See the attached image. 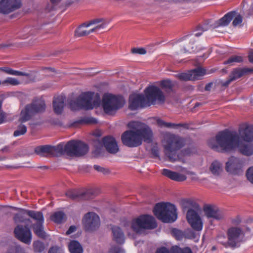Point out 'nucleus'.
<instances>
[{"label": "nucleus", "instance_id": "f257e3e1", "mask_svg": "<svg viewBox=\"0 0 253 253\" xmlns=\"http://www.w3.org/2000/svg\"><path fill=\"white\" fill-rule=\"evenodd\" d=\"M208 145L218 152H229L238 147L244 155L249 156L253 154V147L251 145L240 142L237 133L228 129L219 131L214 138L210 139Z\"/></svg>", "mask_w": 253, "mask_h": 253}, {"label": "nucleus", "instance_id": "f03ea898", "mask_svg": "<svg viewBox=\"0 0 253 253\" xmlns=\"http://www.w3.org/2000/svg\"><path fill=\"white\" fill-rule=\"evenodd\" d=\"M131 130L123 133L121 140L123 144L128 147H137L141 145L144 141L150 143L153 135L151 128L144 123L138 121H131L127 124Z\"/></svg>", "mask_w": 253, "mask_h": 253}, {"label": "nucleus", "instance_id": "7ed1b4c3", "mask_svg": "<svg viewBox=\"0 0 253 253\" xmlns=\"http://www.w3.org/2000/svg\"><path fill=\"white\" fill-rule=\"evenodd\" d=\"M185 141L182 137L174 134H170L164 145V153L169 162L180 161L182 155H189L192 153L189 148L185 149L179 153V150L184 146Z\"/></svg>", "mask_w": 253, "mask_h": 253}, {"label": "nucleus", "instance_id": "20e7f679", "mask_svg": "<svg viewBox=\"0 0 253 253\" xmlns=\"http://www.w3.org/2000/svg\"><path fill=\"white\" fill-rule=\"evenodd\" d=\"M58 154H66L70 157H81L85 155L88 151L87 144L80 140H71L65 145L60 143L57 145Z\"/></svg>", "mask_w": 253, "mask_h": 253}, {"label": "nucleus", "instance_id": "39448f33", "mask_svg": "<svg viewBox=\"0 0 253 253\" xmlns=\"http://www.w3.org/2000/svg\"><path fill=\"white\" fill-rule=\"evenodd\" d=\"M154 214L164 223H172L177 218L176 208L169 203H159L156 204L153 210Z\"/></svg>", "mask_w": 253, "mask_h": 253}, {"label": "nucleus", "instance_id": "423d86ee", "mask_svg": "<svg viewBox=\"0 0 253 253\" xmlns=\"http://www.w3.org/2000/svg\"><path fill=\"white\" fill-rule=\"evenodd\" d=\"M45 106L44 100L39 99L33 100L32 103L26 105L21 110L18 121L23 123L29 121L35 114L44 112Z\"/></svg>", "mask_w": 253, "mask_h": 253}, {"label": "nucleus", "instance_id": "0eeeda50", "mask_svg": "<svg viewBox=\"0 0 253 253\" xmlns=\"http://www.w3.org/2000/svg\"><path fill=\"white\" fill-rule=\"evenodd\" d=\"M125 102L122 95L107 93L102 97V105L105 113L110 114L123 108Z\"/></svg>", "mask_w": 253, "mask_h": 253}, {"label": "nucleus", "instance_id": "6e6552de", "mask_svg": "<svg viewBox=\"0 0 253 253\" xmlns=\"http://www.w3.org/2000/svg\"><path fill=\"white\" fill-rule=\"evenodd\" d=\"M157 226L155 218L151 215L144 214L132 221L131 228L136 233L141 229H153Z\"/></svg>", "mask_w": 253, "mask_h": 253}, {"label": "nucleus", "instance_id": "1a4fd4ad", "mask_svg": "<svg viewBox=\"0 0 253 253\" xmlns=\"http://www.w3.org/2000/svg\"><path fill=\"white\" fill-rule=\"evenodd\" d=\"M94 95L93 92H85L82 93L78 97L82 109L90 110L99 106L100 103L99 96L96 94L95 97L93 99Z\"/></svg>", "mask_w": 253, "mask_h": 253}, {"label": "nucleus", "instance_id": "9d476101", "mask_svg": "<svg viewBox=\"0 0 253 253\" xmlns=\"http://www.w3.org/2000/svg\"><path fill=\"white\" fill-rule=\"evenodd\" d=\"M145 98L149 106L151 104H155L156 101L160 103H164L165 96L162 90L157 86L150 85L144 90Z\"/></svg>", "mask_w": 253, "mask_h": 253}, {"label": "nucleus", "instance_id": "9b49d317", "mask_svg": "<svg viewBox=\"0 0 253 253\" xmlns=\"http://www.w3.org/2000/svg\"><path fill=\"white\" fill-rule=\"evenodd\" d=\"M228 244L232 248L240 246V243L243 241L244 233L240 228L232 227L227 231Z\"/></svg>", "mask_w": 253, "mask_h": 253}, {"label": "nucleus", "instance_id": "f8f14e48", "mask_svg": "<svg viewBox=\"0 0 253 253\" xmlns=\"http://www.w3.org/2000/svg\"><path fill=\"white\" fill-rule=\"evenodd\" d=\"M104 20L102 18L95 19L91 20L88 23H84L77 30H76L75 36L78 37H81L89 35L90 33L95 32L96 30L103 29L105 27L106 24L104 22L96 26L95 27L87 31L84 29V27H88L91 25L97 24L104 22Z\"/></svg>", "mask_w": 253, "mask_h": 253}, {"label": "nucleus", "instance_id": "ddd939ff", "mask_svg": "<svg viewBox=\"0 0 253 253\" xmlns=\"http://www.w3.org/2000/svg\"><path fill=\"white\" fill-rule=\"evenodd\" d=\"M22 5L21 0H0V13L8 14L20 8Z\"/></svg>", "mask_w": 253, "mask_h": 253}, {"label": "nucleus", "instance_id": "4468645a", "mask_svg": "<svg viewBox=\"0 0 253 253\" xmlns=\"http://www.w3.org/2000/svg\"><path fill=\"white\" fill-rule=\"evenodd\" d=\"M83 221L85 230L88 231L96 229L99 227L100 223L99 216L93 212H89L86 213Z\"/></svg>", "mask_w": 253, "mask_h": 253}, {"label": "nucleus", "instance_id": "2eb2a0df", "mask_svg": "<svg viewBox=\"0 0 253 253\" xmlns=\"http://www.w3.org/2000/svg\"><path fill=\"white\" fill-rule=\"evenodd\" d=\"M15 237L21 242L29 245L32 241V233L28 226L18 225L14 229Z\"/></svg>", "mask_w": 253, "mask_h": 253}, {"label": "nucleus", "instance_id": "dca6fc26", "mask_svg": "<svg viewBox=\"0 0 253 253\" xmlns=\"http://www.w3.org/2000/svg\"><path fill=\"white\" fill-rule=\"evenodd\" d=\"M243 161L235 157H231L226 163V171L234 175L241 174L243 172Z\"/></svg>", "mask_w": 253, "mask_h": 253}, {"label": "nucleus", "instance_id": "f3484780", "mask_svg": "<svg viewBox=\"0 0 253 253\" xmlns=\"http://www.w3.org/2000/svg\"><path fill=\"white\" fill-rule=\"evenodd\" d=\"M186 218L188 223L192 229L197 231H200L203 229V222L198 213L193 209L188 210Z\"/></svg>", "mask_w": 253, "mask_h": 253}, {"label": "nucleus", "instance_id": "a211bd4d", "mask_svg": "<svg viewBox=\"0 0 253 253\" xmlns=\"http://www.w3.org/2000/svg\"><path fill=\"white\" fill-rule=\"evenodd\" d=\"M206 74V70L202 68H197L186 73H181L177 75L178 79L181 81H196Z\"/></svg>", "mask_w": 253, "mask_h": 253}, {"label": "nucleus", "instance_id": "6ab92c4d", "mask_svg": "<svg viewBox=\"0 0 253 253\" xmlns=\"http://www.w3.org/2000/svg\"><path fill=\"white\" fill-rule=\"evenodd\" d=\"M128 107L131 110H136L139 108H144L148 106L146 99L143 94H133L129 97Z\"/></svg>", "mask_w": 253, "mask_h": 253}, {"label": "nucleus", "instance_id": "aec40b11", "mask_svg": "<svg viewBox=\"0 0 253 253\" xmlns=\"http://www.w3.org/2000/svg\"><path fill=\"white\" fill-rule=\"evenodd\" d=\"M253 71V69L250 68H236L232 71L229 78L226 81L221 83V85L224 87L228 86L232 82L242 77L245 74Z\"/></svg>", "mask_w": 253, "mask_h": 253}, {"label": "nucleus", "instance_id": "412c9836", "mask_svg": "<svg viewBox=\"0 0 253 253\" xmlns=\"http://www.w3.org/2000/svg\"><path fill=\"white\" fill-rule=\"evenodd\" d=\"M100 145L102 144L107 152L111 154H116L119 151V147L115 139L110 136H107L103 138L102 142L98 140Z\"/></svg>", "mask_w": 253, "mask_h": 253}, {"label": "nucleus", "instance_id": "4be33fe9", "mask_svg": "<svg viewBox=\"0 0 253 253\" xmlns=\"http://www.w3.org/2000/svg\"><path fill=\"white\" fill-rule=\"evenodd\" d=\"M183 41H185L184 43L185 45L184 46L183 49H181L180 51L181 52H196L201 49V47L196 44V41L192 35L186 36L183 38Z\"/></svg>", "mask_w": 253, "mask_h": 253}, {"label": "nucleus", "instance_id": "5701e85b", "mask_svg": "<svg viewBox=\"0 0 253 253\" xmlns=\"http://www.w3.org/2000/svg\"><path fill=\"white\" fill-rule=\"evenodd\" d=\"M204 211L208 218H212L216 220H220L224 218V212L218 208L211 205H207L204 207Z\"/></svg>", "mask_w": 253, "mask_h": 253}, {"label": "nucleus", "instance_id": "b1692460", "mask_svg": "<svg viewBox=\"0 0 253 253\" xmlns=\"http://www.w3.org/2000/svg\"><path fill=\"white\" fill-rule=\"evenodd\" d=\"M35 152L41 156H55L58 154L57 145L51 146L50 145H42L35 148Z\"/></svg>", "mask_w": 253, "mask_h": 253}, {"label": "nucleus", "instance_id": "393cba45", "mask_svg": "<svg viewBox=\"0 0 253 253\" xmlns=\"http://www.w3.org/2000/svg\"><path fill=\"white\" fill-rule=\"evenodd\" d=\"M239 138H241L246 142L253 141V126L252 125H246L241 126L239 129Z\"/></svg>", "mask_w": 253, "mask_h": 253}, {"label": "nucleus", "instance_id": "a878e982", "mask_svg": "<svg viewBox=\"0 0 253 253\" xmlns=\"http://www.w3.org/2000/svg\"><path fill=\"white\" fill-rule=\"evenodd\" d=\"M156 253H193L189 247L180 248L178 246H173L170 250L165 247H161L157 249Z\"/></svg>", "mask_w": 253, "mask_h": 253}, {"label": "nucleus", "instance_id": "bb28decb", "mask_svg": "<svg viewBox=\"0 0 253 253\" xmlns=\"http://www.w3.org/2000/svg\"><path fill=\"white\" fill-rule=\"evenodd\" d=\"M162 174L171 180L178 182L184 181L187 178L186 176L183 174L173 171L166 169H164L162 170Z\"/></svg>", "mask_w": 253, "mask_h": 253}, {"label": "nucleus", "instance_id": "cd10ccee", "mask_svg": "<svg viewBox=\"0 0 253 253\" xmlns=\"http://www.w3.org/2000/svg\"><path fill=\"white\" fill-rule=\"evenodd\" d=\"M235 16V11L228 12L221 18L216 21L214 23V27H225L228 25L231 21Z\"/></svg>", "mask_w": 253, "mask_h": 253}, {"label": "nucleus", "instance_id": "c85d7f7f", "mask_svg": "<svg viewBox=\"0 0 253 253\" xmlns=\"http://www.w3.org/2000/svg\"><path fill=\"white\" fill-rule=\"evenodd\" d=\"M54 112L57 115L62 113L64 107V99L62 96L54 97L53 100Z\"/></svg>", "mask_w": 253, "mask_h": 253}, {"label": "nucleus", "instance_id": "c756f323", "mask_svg": "<svg viewBox=\"0 0 253 253\" xmlns=\"http://www.w3.org/2000/svg\"><path fill=\"white\" fill-rule=\"evenodd\" d=\"M113 234V240L119 244H123L125 242V235L122 230L118 226H114L112 227Z\"/></svg>", "mask_w": 253, "mask_h": 253}, {"label": "nucleus", "instance_id": "7c9ffc66", "mask_svg": "<svg viewBox=\"0 0 253 253\" xmlns=\"http://www.w3.org/2000/svg\"><path fill=\"white\" fill-rule=\"evenodd\" d=\"M70 253H83V249L81 244L77 241L72 240L68 245Z\"/></svg>", "mask_w": 253, "mask_h": 253}, {"label": "nucleus", "instance_id": "2f4dec72", "mask_svg": "<svg viewBox=\"0 0 253 253\" xmlns=\"http://www.w3.org/2000/svg\"><path fill=\"white\" fill-rule=\"evenodd\" d=\"M158 125L160 126H164L168 128H177L178 127H183L187 128L188 125L187 124H174L171 123H167L161 119H158L157 121Z\"/></svg>", "mask_w": 253, "mask_h": 253}, {"label": "nucleus", "instance_id": "473e14b6", "mask_svg": "<svg viewBox=\"0 0 253 253\" xmlns=\"http://www.w3.org/2000/svg\"><path fill=\"white\" fill-rule=\"evenodd\" d=\"M24 211L28 216L37 220V223L44 222V218L42 212L32 210H24Z\"/></svg>", "mask_w": 253, "mask_h": 253}, {"label": "nucleus", "instance_id": "72a5a7b5", "mask_svg": "<svg viewBox=\"0 0 253 253\" xmlns=\"http://www.w3.org/2000/svg\"><path fill=\"white\" fill-rule=\"evenodd\" d=\"M0 71L3 72L8 75H14L16 76H28V73L14 70L9 67H0Z\"/></svg>", "mask_w": 253, "mask_h": 253}, {"label": "nucleus", "instance_id": "f704fd0d", "mask_svg": "<svg viewBox=\"0 0 253 253\" xmlns=\"http://www.w3.org/2000/svg\"><path fill=\"white\" fill-rule=\"evenodd\" d=\"M66 218V215L63 211L54 212L50 216V219L54 222L60 224L63 223Z\"/></svg>", "mask_w": 253, "mask_h": 253}, {"label": "nucleus", "instance_id": "c9c22d12", "mask_svg": "<svg viewBox=\"0 0 253 253\" xmlns=\"http://www.w3.org/2000/svg\"><path fill=\"white\" fill-rule=\"evenodd\" d=\"M43 222L36 223L33 226L34 233L40 238L44 239L46 237L45 232L43 230Z\"/></svg>", "mask_w": 253, "mask_h": 253}, {"label": "nucleus", "instance_id": "e433bc0d", "mask_svg": "<svg viewBox=\"0 0 253 253\" xmlns=\"http://www.w3.org/2000/svg\"><path fill=\"white\" fill-rule=\"evenodd\" d=\"M210 170L213 174L219 175L223 170L221 164L217 161H213L210 166Z\"/></svg>", "mask_w": 253, "mask_h": 253}, {"label": "nucleus", "instance_id": "4c0bfd02", "mask_svg": "<svg viewBox=\"0 0 253 253\" xmlns=\"http://www.w3.org/2000/svg\"><path fill=\"white\" fill-rule=\"evenodd\" d=\"M25 210H21L22 212L15 213L13 217V220L15 223H25L30 221L29 219L25 217L24 214H26L24 211Z\"/></svg>", "mask_w": 253, "mask_h": 253}, {"label": "nucleus", "instance_id": "58836bf2", "mask_svg": "<svg viewBox=\"0 0 253 253\" xmlns=\"http://www.w3.org/2000/svg\"><path fill=\"white\" fill-rule=\"evenodd\" d=\"M98 191L96 189H90L84 192H82V199L88 200L94 198L98 194Z\"/></svg>", "mask_w": 253, "mask_h": 253}, {"label": "nucleus", "instance_id": "ea45409f", "mask_svg": "<svg viewBox=\"0 0 253 253\" xmlns=\"http://www.w3.org/2000/svg\"><path fill=\"white\" fill-rule=\"evenodd\" d=\"M243 61V57L238 55H232L230 56L227 60L224 61L223 64L225 65H229L230 66L233 65L235 63H241Z\"/></svg>", "mask_w": 253, "mask_h": 253}, {"label": "nucleus", "instance_id": "a19ab883", "mask_svg": "<svg viewBox=\"0 0 253 253\" xmlns=\"http://www.w3.org/2000/svg\"><path fill=\"white\" fill-rule=\"evenodd\" d=\"M66 196L74 200H81L82 199V192L76 190H69L66 192Z\"/></svg>", "mask_w": 253, "mask_h": 253}, {"label": "nucleus", "instance_id": "79ce46f5", "mask_svg": "<svg viewBox=\"0 0 253 253\" xmlns=\"http://www.w3.org/2000/svg\"><path fill=\"white\" fill-rule=\"evenodd\" d=\"M20 84V81L14 78L7 77L2 81V85L3 86H16Z\"/></svg>", "mask_w": 253, "mask_h": 253}, {"label": "nucleus", "instance_id": "37998d69", "mask_svg": "<svg viewBox=\"0 0 253 253\" xmlns=\"http://www.w3.org/2000/svg\"><path fill=\"white\" fill-rule=\"evenodd\" d=\"M33 249L36 253H42L45 249L44 243L40 241H36L33 243Z\"/></svg>", "mask_w": 253, "mask_h": 253}, {"label": "nucleus", "instance_id": "c03bdc74", "mask_svg": "<svg viewBox=\"0 0 253 253\" xmlns=\"http://www.w3.org/2000/svg\"><path fill=\"white\" fill-rule=\"evenodd\" d=\"M210 26L208 24H203L198 25L196 30V33L194 34V36L199 37L204 31H206L209 29Z\"/></svg>", "mask_w": 253, "mask_h": 253}, {"label": "nucleus", "instance_id": "a18cd8bd", "mask_svg": "<svg viewBox=\"0 0 253 253\" xmlns=\"http://www.w3.org/2000/svg\"><path fill=\"white\" fill-rule=\"evenodd\" d=\"M160 86L165 90H171L172 89L173 85L169 80H164L160 82Z\"/></svg>", "mask_w": 253, "mask_h": 253}, {"label": "nucleus", "instance_id": "49530a36", "mask_svg": "<svg viewBox=\"0 0 253 253\" xmlns=\"http://www.w3.org/2000/svg\"><path fill=\"white\" fill-rule=\"evenodd\" d=\"M27 132V127L22 124H20L17 127V129L14 131L13 135L17 137L22 135H24Z\"/></svg>", "mask_w": 253, "mask_h": 253}, {"label": "nucleus", "instance_id": "de8ad7c7", "mask_svg": "<svg viewBox=\"0 0 253 253\" xmlns=\"http://www.w3.org/2000/svg\"><path fill=\"white\" fill-rule=\"evenodd\" d=\"M233 19L232 25L234 27L239 26L243 22L242 16L240 14L237 13L236 11L235 16Z\"/></svg>", "mask_w": 253, "mask_h": 253}, {"label": "nucleus", "instance_id": "09e8293b", "mask_svg": "<svg viewBox=\"0 0 253 253\" xmlns=\"http://www.w3.org/2000/svg\"><path fill=\"white\" fill-rule=\"evenodd\" d=\"M70 109L73 111L82 109L78 98L76 100L71 101L69 104Z\"/></svg>", "mask_w": 253, "mask_h": 253}, {"label": "nucleus", "instance_id": "8fccbe9b", "mask_svg": "<svg viewBox=\"0 0 253 253\" xmlns=\"http://www.w3.org/2000/svg\"><path fill=\"white\" fill-rule=\"evenodd\" d=\"M171 234L177 240H180L183 237L182 232L176 228H173L171 230Z\"/></svg>", "mask_w": 253, "mask_h": 253}, {"label": "nucleus", "instance_id": "3c124183", "mask_svg": "<svg viewBox=\"0 0 253 253\" xmlns=\"http://www.w3.org/2000/svg\"><path fill=\"white\" fill-rule=\"evenodd\" d=\"M109 253H125V252L121 247L113 246L110 249Z\"/></svg>", "mask_w": 253, "mask_h": 253}, {"label": "nucleus", "instance_id": "603ef678", "mask_svg": "<svg viewBox=\"0 0 253 253\" xmlns=\"http://www.w3.org/2000/svg\"><path fill=\"white\" fill-rule=\"evenodd\" d=\"M246 176L248 180L253 184V167L248 169L246 172Z\"/></svg>", "mask_w": 253, "mask_h": 253}, {"label": "nucleus", "instance_id": "864d4df0", "mask_svg": "<svg viewBox=\"0 0 253 253\" xmlns=\"http://www.w3.org/2000/svg\"><path fill=\"white\" fill-rule=\"evenodd\" d=\"M1 102L0 101V124L7 121V114L1 110Z\"/></svg>", "mask_w": 253, "mask_h": 253}, {"label": "nucleus", "instance_id": "5fc2aeb1", "mask_svg": "<svg viewBox=\"0 0 253 253\" xmlns=\"http://www.w3.org/2000/svg\"><path fill=\"white\" fill-rule=\"evenodd\" d=\"M131 52L133 54H144L146 53V50L143 48H132Z\"/></svg>", "mask_w": 253, "mask_h": 253}, {"label": "nucleus", "instance_id": "6e6d98bb", "mask_svg": "<svg viewBox=\"0 0 253 253\" xmlns=\"http://www.w3.org/2000/svg\"><path fill=\"white\" fill-rule=\"evenodd\" d=\"M94 167V169L97 171L98 172H102L104 174H106L108 172V170L103 168V167H101V166H98V165H94L93 166Z\"/></svg>", "mask_w": 253, "mask_h": 253}, {"label": "nucleus", "instance_id": "4d7b16f0", "mask_svg": "<svg viewBox=\"0 0 253 253\" xmlns=\"http://www.w3.org/2000/svg\"><path fill=\"white\" fill-rule=\"evenodd\" d=\"M151 153L155 158H159L160 157L159 150L157 147H154L152 148Z\"/></svg>", "mask_w": 253, "mask_h": 253}, {"label": "nucleus", "instance_id": "13d9d810", "mask_svg": "<svg viewBox=\"0 0 253 253\" xmlns=\"http://www.w3.org/2000/svg\"><path fill=\"white\" fill-rule=\"evenodd\" d=\"M48 253H63V251L57 247H51Z\"/></svg>", "mask_w": 253, "mask_h": 253}, {"label": "nucleus", "instance_id": "bf43d9fd", "mask_svg": "<svg viewBox=\"0 0 253 253\" xmlns=\"http://www.w3.org/2000/svg\"><path fill=\"white\" fill-rule=\"evenodd\" d=\"M186 236L189 239H194L196 238V234L194 231L189 230L187 231Z\"/></svg>", "mask_w": 253, "mask_h": 253}, {"label": "nucleus", "instance_id": "052dcab7", "mask_svg": "<svg viewBox=\"0 0 253 253\" xmlns=\"http://www.w3.org/2000/svg\"><path fill=\"white\" fill-rule=\"evenodd\" d=\"M76 227L74 225L71 226L66 232V235H68L74 232L76 230Z\"/></svg>", "mask_w": 253, "mask_h": 253}, {"label": "nucleus", "instance_id": "680f3d73", "mask_svg": "<svg viewBox=\"0 0 253 253\" xmlns=\"http://www.w3.org/2000/svg\"><path fill=\"white\" fill-rule=\"evenodd\" d=\"M82 121L84 122V123H86V124L96 123L95 119L93 118H89L85 119L84 120H82Z\"/></svg>", "mask_w": 253, "mask_h": 253}, {"label": "nucleus", "instance_id": "e2e57ef3", "mask_svg": "<svg viewBox=\"0 0 253 253\" xmlns=\"http://www.w3.org/2000/svg\"><path fill=\"white\" fill-rule=\"evenodd\" d=\"M248 58H249V61L251 63H253V51L250 52L249 53Z\"/></svg>", "mask_w": 253, "mask_h": 253}, {"label": "nucleus", "instance_id": "0e129e2a", "mask_svg": "<svg viewBox=\"0 0 253 253\" xmlns=\"http://www.w3.org/2000/svg\"><path fill=\"white\" fill-rule=\"evenodd\" d=\"M212 85V83H209L208 84H207L205 86V89L206 91H210L211 90V88Z\"/></svg>", "mask_w": 253, "mask_h": 253}, {"label": "nucleus", "instance_id": "69168bd1", "mask_svg": "<svg viewBox=\"0 0 253 253\" xmlns=\"http://www.w3.org/2000/svg\"><path fill=\"white\" fill-rule=\"evenodd\" d=\"M9 46V45L6 44H1L0 45V48H5Z\"/></svg>", "mask_w": 253, "mask_h": 253}, {"label": "nucleus", "instance_id": "338daca9", "mask_svg": "<svg viewBox=\"0 0 253 253\" xmlns=\"http://www.w3.org/2000/svg\"><path fill=\"white\" fill-rule=\"evenodd\" d=\"M202 105V103H199V102H197L195 103V105H194V107L196 108V107H197L200 105Z\"/></svg>", "mask_w": 253, "mask_h": 253}, {"label": "nucleus", "instance_id": "774afa93", "mask_svg": "<svg viewBox=\"0 0 253 253\" xmlns=\"http://www.w3.org/2000/svg\"><path fill=\"white\" fill-rule=\"evenodd\" d=\"M50 1L53 4L56 3L57 2V0H50Z\"/></svg>", "mask_w": 253, "mask_h": 253}]
</instances>
